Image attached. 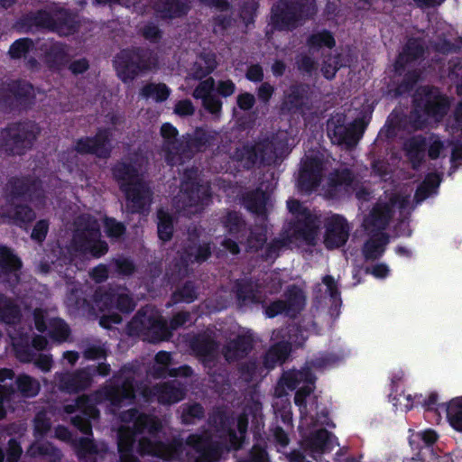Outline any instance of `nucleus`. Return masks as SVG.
Returning a JSON list of instances; mask_svg holds the SVG:
<instances>
[{"instance_id": "ea45409f", "label": "nucleus", "mask_w": 462, "mask_h": 462, "mask_svg": "<svg viewBox=\"0 0 462 462\" xmlns=\"http://www.w3.org/2000/svg\"><path fill=\"white\" fill-rule=\"evenodd\" d=\"M189 346L198 356L210 357L217 350L218 344L211 337L199 334L190 340Z\"/></svg>"}, {"instance_id": "09e8293b", "label": "nucleus", "mask_w": 462, "mask_h": 462, "mask_svg": "<svg viewBox=\"0 0 462 462\" xmlns=\"http://www.w3.org/2000/svg\"><path fill=\"white\" fill-rule=\"evenodd\" d=\"M285 307L287 310V317H296L303 309L305 297L300 289L292 286L285 294Z\"/></svg>"}, {"instance_id": "9b49d317", "label": "nucleus", "mask_w": 462, "mask_h": 462, "mask_svg": "<svg viewBox=\"0 0 462 462\" xmlns=\"http://www.w3.org/2000/svg\"><path fill=\"white\" fill-rule=\"evenodd\" d=\"M11 199H24L35 204L45 202L46 195L42 180L33 175L13 176L6 184Z\"/></svg>"}, {"instance_id": "a211bd4d", "label": "nucleus", "mask_w": 462, "mask_h": 462, "mask_svg": "<svg viewBox=\"0 0 462 462\" xmlns=\"http://www.w3.org/2000/svg\"><path fill=\"white\" fill-rule=\"evenodd\" d=\"M323 161L318 156L307 157L301 163L297 179L298 189L310 194L320 185L323 173Z\"/></svg>"}, {"instance_id": "473e14b6", "label": "nucleus", "mask_w": 462, "mask_h": 462, "mask_svg": "<svg viewBox=\"0 0 462 462\" xmlns=\"http://www.w3.org/2000/svg\"><path fill=\"white\" fill-rule=\"evenodd\" d=\"M111 172L121 191L141 180L137 167L132 162L118 161L111 168Z\"/></svg>"}, {"instance_id": "bb28decb", "label": "nucleus", "mask_w": 462, "mask_h": 462, "mask_svg": "<svg viewBox=\"0 0 462 462\" xmlns=\"http://www.w3.org/2000/svg\"><path fill=\"white\" fill-rule=\"evenodd\" d=\"M195 154L188 136L175 138L170 141L166 147V162L171 166L184 164L189 161Z\"/></svg>"}, {"instance_id": "5701e85b", "label": "nucleus", "mask_w": 462, "mask_h": 462, "mask_svg": "<svg viewBox=\"0 0 462 462\" xmlns=\"http://www.w3.org/2000/svg\"><path fill=\"white\" fill-rule=\"evenodd\" d=\"M122 190L132 213H142L147 209L152 199V190L142 179Z\"/></svg>"}, {"instance_id": "4d7b16f0", "label": "nucleus", "mask_w": 462, "mask_h": 462, "mask_svg": "<svg viewBox=\"0 0 462 462\" xmlns=\"http://www.w3.org/2000/svg\"><path fill=\"white\" fill-rule=\"evenodd\" d=\"M240 378L245 383L253 382L257 375H261L263 368L256 359L242 362L237 367Z\"/></svg>"}, {"instance_id": "864d4df0", "label": "nucleus", "mask_w": 462, "mask_h": 462, "mask_svg": "<svg viewBox=\"0 0 462 462\" xmlns=\"http://www.w3.org/2000/svg\"><path fill=\"white\" fill-rule=\"evenodd\" d=\"M182 251L190 258L192 263H202L212 254L209 243H189L182 248Z\"/></svg>"}, {"instance_id": "1a4fd4ad", "label": "nucleus", "mask_w": 462, "mask_h": 462, "mask_svg": "<svg viewBox=\"0 0 462 462\" xmlns=\"http://www.w3.org/2000/svg\"><path fill=\"white\" fill-rule=\"evenodd\" d=\"M94 302L101 311L116 310L122 314H130L136 307L130 291L118 284L97 289L94 292Z\"/></svg>"}, {"instance_id": "9d476101", "label": "nucleus", "mask_w": 462, "mask_h": 462, "mask_svg": "<svg viewBox=\"0 0 462 462\" xmlns=\"http://www.w3.org/2000/svg\"><path fill=\"white\" fill-rule=\"evenodd\" d=\"M96 396L108 402L112 406L120 408L135 399V380L133 376H125L116 373L107 383L101 386Z\"/></svg>"}, {"instance_id": "13d9d810", "label": "nucleus", "mask_w": 462, "mask_h": 462, "mask_svg": "<svg viewBox=\"0 0 462 462\" xmlns=\"http://www.w3.org/2000/svg\"><path fill=\"white\" fill-rule=\"evenodd\" d=\"M205 416L204 407L199 402L185 403L181 406V421L185 425L195 423Z\"/></svg>"}, {"instance_id": "f704fd0d", "label": "nucleus", "mask_w": 462, "mask_h": 462, "mask_svg": "<svg viewBox=\"0 0 462 462\" xmlns=\"http://www.w3.org/2000/svg\"><path fill=\"white\" fill-rule=\"evenodd\" d=\"M393 211L390 205L384 204H377L375 205L370 214L369 217L365 221V226L366 229L372 228V230H383L389 225Z\"/></svg>"}, {"instance_id": "f8f14e48", "label": "nucleus", "mask_w": 462, "mask_h": 462, "mask_svg": "<svg viewBox=\"0 0 462 462\" xmlns=\"http://www.w3.org/2000/svg\"><path fill=\"white\" fill-rule=\"evenodd\" d=\"M415 109L414 116L425 113L427 116H444L450 106L448 98L440 94L437 88H419L412 97Z\"/></svg>"}, {"instance_id": "6ab92c4d", "label": "nucleus", "mask_w": 462, "mask_h": 462, "mask_svg": "<svg viewBox=\"0 0 462 462\" xmlns=\"http://www.w3.org/2000/svg\"><path fill=\"white\" fill-rule=\"evenodd\" d=\"M337 446H339L337 438L323 428L311 431L301 441L302 451L309 452L310 456L317 461L318 456L330 453Z\"/></svg>"}, {"instance_id": "6e6552de", "label": "nucleus", "mask_w": 462, "mask_h": 462, "mask_svg": "<svg viewBox=\"0 0 462 462\" xmlns=\"http://www.w3.org/2000/svg\"><path fill=\"white\" fill-rule=\"evenodd\" d=\"M315 10V0H282L273 7L271 21L277 29H291L299 19L312 15Z\"/></svg>"}, {"instance_id": "680f3d73", "label": "nucleus", "mask_w": 462, "mask_h": 462, "mask_svg": "<svg viewBox=\"0 0 462 462\" xmlns=\"http://www.w3.org/2000/svg\"><path fill=\"white\" fill-rule=\"evenodd\" d=\"M190 264H193L190 258L181 250L179 252L178 257H175L171 263V273L178 278L185 277L189 273Z\"/></svg>"}, {"instance_id": "e2e57ef3", "label": "nucleus", "mask_w": 462, "mask_h": 462, "mask_svg": "<svg viewBox=\"0 0 462 462\" xmlns=\"http://www.w3.org/2000/svg\"><path fill=\"white\" fill-rule=\"evenodd\" d=\"M104 228L106 236L111 239H119L126 233L125 225L112 217H105Z\"/></svg>"}, {"instance_id": "de8ad7c7", "label": "nucleus", "mask_w": 462, "mask_h": 462, "mask_svg": "<svg viewBox=\"0 0 462 462\" xmlns=\"http://www.w3.org/2000/svg\"><path fill=\"white\" fill-rule=\"evenodd\" d=\"M442 406L449 425L456 431L462 432V396L453 398Z\"/></svg>"}, {"instance_id": "49530a36", "label": "nucleus", "mask_w": 462, "mask_h": 462, "mask_svg": "<svg viewBox=\"0 0 462 462\" xmlns=\"http://www.w3.org/2000/svg\"><path fill=\"white\" fill-rule=\"evenodd\" d=\"M171 95L170 88L164 83L150 82L145 84L139 92V96L146 100L156 103L165 101Z\"/></svg>"}, {"instance_id": "6e6d98bb", "label": "nucleus", "mask_w": 462, "mask_h": 462, "mask_svg": "<svg viewBox=\"0 0 462 462\" xmlns=\"http://www.w3.org/2000/svg\"><path fill=\"white\" fill-rule=\"evenodd\" d=\"M258 155V162L262 165H271L277 157L274 143L269 139H263L254 143Z\"/></svg>"}, {"instance_id": "c9c22d12", "label": "nucleus", "mask_w": 462, "mask_h": 462, "mask_svg": "<svg viewBox=\"0 0 462 462\" xmlns=\"http://www.w3.org/2000/svg\"><path fill=\"white\" fill-rule=\"evenodd\" d=\"M427 141L422 135L411 137L404 144L406 156L413 170H418L425 162Z\"/></svg>"}, {"instance_id": "0e129e2a", "label": "nucleus", "mask_w": 462, "mask_h": 462, "mask_svg": "<svg viewBox=\"0 0 462 462\" xmlns=\"http://www.w3.org/2000/svg\"><path fill=\"white\" fill-rule=\"evenodd\" d=\"M60 17L63 21L54 23H47L46 26L52 31H56L60 35H69L76 31L74 18L70 15L60 14Z\"/></svg>"}, {"instance_id": "7ed1b4c3", "label": "nucleus", "mask_w": 462, "mask_h": 462, "mask_svg": "<svg viewBox=\"0 0 462 462\" xmlns=\"http://www.w3.org/2000/svg\"><path fill=\"white\" fill-rule=\"evenodd\" d=\"M424 53L420 41L411 39L399 55L394 64V84L391 87L390 92L394 97H399L409 92L415 83L420 79V74L415 69L417 60Z\"/></svg>"}, {"instance_id": "69168bd1", "label": "nucleus", "mask_w": 462, "mask_h": 462, "mask_svg": "<svg viewBox=\"0 0 462 462\" xmlns=\"http://www.w3.org/2000/svg\"><path fill=\"white\" fill-rule=\"evenodd\" d=\"M187 136L195 152L210 144V135L201 128H197L193 134H187Z\"/></svg>"}, {"instance_id": "f257e3e1", "label": "nucleus", "mask_w": 462, "mask_h": 462, "mask_svg": "<svg viewBox=\"0 0 462 462\" xmlns=\"http://www.w3.org/2000/svg\"><path fill=\"white\" fill-rule=\"evenodd\" d=\"M185 445L208 461L217 462L224 450L223 444L214 439L212 432L209 430H204L189 434L185 441L179 437H174L169 441L143 437L137 440L136 451L142 457L150 456L165 462L180 461Z\"/></svg>"}, {"instance_id": "4be33fe9", "label": "nucleus", "mask_w": 462, "mask_h": 462, "mask_svg": "<svg viewBox=\"0 0 462 462\" xmlns=\"http://www.w3.org/2000/svg\"><path fill=\"white\" fill-rule=\"evenodd\" d=\"M56 380L60 390L69 394L84 392L93 383L90 374L88 373L86 367L57 374Z\"/></svg>"}, {"instance_id": "4c0bfd02", "label": "nucleus", "mask_w": 462, "mask_h": 462, "mask_svg": "<svg viewBox=\"0 0 462 462\" xmlns=\"http://www.w3.org/2000/svg\"><path fill=\"white\" fill-rule=\"evenodd\" d=\"M217 67L216 56L213 53L199 55L188 70L187 79H201L210 74Z\"/></svg>"}, {"instance_id": "c03bdc74", "label": "nucleus", "mask_w": 462, "mask_h": 462, "mask_svg": "<svg viewBox=\"0 0 462 462\" xmlns=\"http://www.w3.org/2000/svg\"><path fill=\"white\" fill-rule=\"evenodd\" d=\"M22 314L20 307L10 298L0 293V320L7 325L17 324Z\"/></svg>"}, {"instance_id": "0eeeda50", "label": "nucleus", "mask_w": 462, "mask_h": 462, "mask_svg": "<svg viewBox=\"0 0 462 462\" xmlns=\"http://www.w3.org/2000/svg\"><path fill=\"white\" fill-rule=\"evenodd\" d=\"M126 332L131 337L143 336L152 342L165 340L169 336L166 321L147 305L139 309L127 323Z\"/></svg>"}, {"instance_id": "c756f323", "label": "nucleus", "mask_w": 462, "mask_h": 462, "mask_svg": "<svg viewBox=\"0 0 462 462\" xmlns=\"http://www.w3.org/2000/svg\"><path fill=\"white\" fill-rule=\"evenodd\" d=\"M253 347L254 338L251 334L237 335L224 346V357L228 362L238 361L247 356Z\"/></svg>"}, {"instance_id": "412c9836", "label": "nucleus", "mask_w": 462, "mask_h": 462, "mask_svg": "<svg viewBox=\"0 0 462 462\" xmlns=\"http://www.w3.org/2000/svg\"><path fill=\"white\" fill-rule=\"evenodd\" d=\"M346 118L337 117V124L335 125L332 130H328V135L338 144L352 146L362 137L367 124L365 119L367 117H356L349 125H344ZM368 118L370 119L371 117Z\"/></svg>"}, {"instance_id": "aec40b11", "label": "nucleus", "mask_w": 462, "mask_h": 462, "mask_svg": "<svg viewBox=\"0 0 462 462\" xmlns=\"http://www.w3.org/2000/svg\"><path fill=\"white\" fill-rule=\"evenodd\" d=\"M32 315L35 328L41 333L47 332L54 342L63 343L69 337L70 328L61 318L47 319L45 311L42 309H35Z\"/></svg>"}, {"instance_id": "393cba45", "label": "nucleus", "mask_w": 462, "mask_h": 462, "mask_svg": "<svg viewBox=\"0 0 462 462\" xmlns=\"http://www.w3.org/2000/svg\"><path fill=\"white\" fill-rule=\"evenodd\" d=\"M180 199L182 208L203 207L211 200V189L209 185L200 182L180 187Z\"/></svg>"}, {"instance_id": "79ce46f5", "label": "nucleus", "mask_w": 462, "mask_h": 462, "mask_svg": "<svg viewBox=\"0 0 462 462\" xmlns=\"http://www.w3.org/2000/svg\"><path fill=\"white\" fill-rule=\"evenodd\" d=\"M438 439L439 436L437 432L434 430L428 429L412 436V438L410 439V444L411 448H414L413 445L417 442L416 448H418L419 451L415 456L425 457V452H432L433 445L436 443Z\"/></svg>"}, {"instance_id": "bf43d9fd", "label": "nucleus", "mask_w": 462, "mask_h": 462, "mask_svg": "<svg viewBox=\"0 0 462 462\" xmlns=\"http://www.w3.org/2000/svg\"><path fill=\"white\" fill-rule=\"evenodd\" d=\"M210 420L217 431L222 435L231 431L236 423V419L225 411H216Z\"/></svg>"}, {"instance_id": "ddd939ff", "label": "nucleus", "mask_w": 462, "mask_h": 462, "mask_svg": "<svg viewBox=\"0 0 462 462\" xmlns=\"http://www.w3.org/2000/svg\"><path fill=\"white\" fill-rule=\"evenodd\" d=\"M231 292L234 295L236 309L243 312L264 303L260 283L251 277L235 280Z\"/></svg>"}, {"instance_id": "20e7f679", "label": "nucleus", "mask_w": 462, "mask_h": 462, "mask_svg": "<svg viewBox=\"0 0 462 462\" xmlns=\"http://www.w3.org/2000/svg\"><path fill=\"white\" fill-rule=\"evenodd\" d=\"M72 243L76 251L92 258H100L108 252V244L101 239L100 226L96 218L81 215L75 220Z\"/></svg>"}, {"instance_id": "37998d69", "label": "nucleus", "mask_w": 462, "mask_h": 462, "mask_svg": "<svg viewBox=\"0 0 462 462\" xmlns=\"http://www.w3.org/2000/svg\"><path fill=\"white\" fill-rule=\"evenodd\" d=\"M21 259L14 254L11 248L0 245V272L3 275L15 274L22 269Z\"/></svg>"}, {"instance_id": "f3484780", "label": "nucleus", "mask_w": 462, "mask_h": 462, "mask_svg": "<svg viewBox=\"0 0 462 462\" xmlns=\"http://www.w3.org/2000/svg\"><path fill=\"white\" fill-rule=\"evenodd\" d=\"M324 245L328 250H334L344 246L350 235V226L341 215L333 214L324 220Z\"/></svg>"}, {"instance_id": "7c9ffc66", "label": "nucleus", "mask_w": 462, "mask_h": 462, "mask_svg": "<svg viewBox=\"0 0 462 462\" xmlns=\"http://www.w3.org/2000/svg\"><path fill=\"white\" fill-rule=\"evenodd\" d=\"M40 388V383L35 378L26 374H20L15 377L14 384L1 385L0 390L9 396L19 393L23 397L32 398L39 393Z\"/></svg>"}, {"instance_id": "b1692460", "label": "nucleus", "mask_w": 462, "mask_h": 462, "mask_svg": "<svg viewBox=\"0 0 462 462\" xmlns=\"http://www.w3.org/2000/svg\"><path fill=\"white\" fill-rule=\"evenodd\" d=\"M319 217L312 212L295 219L291 224L295 239L304 242L308 245H315L319 230Z\"/></svg>"}, {"instance_id": "2eb2a0df", "label": "nucleus", "mask_w": 462, "mask_h": 462, "mask_svg": "<svg viewBox=\"0 0 462 462\" xmlns=\"http://www.w3.org/2000/svg\"><path fill=\"white\" fill-rule=\"evenodd\" d=\"M74 150L81 155L90 154L101 160L108 159L112 153L110 130L98 128L95 135L77 139Z\"/></svg>"}, {"instance_id": "052dcab7", "label": "nucleus", "mask_w": 462, "mask_h": 462, "mask_svg": "<svg viewBox=\"0 0 462 462\" xmlns=\"http://www.w3.org/2000/svg\"><path fill=\"white\" fill-rule=\"evenodd\" d=\"M448 77L456 84L457 96L460 98L455 116H462V60L455 62L449 67Z\"/></svg>"}, {"instance_id": "338daca9", "label": "nucleus", "mask_w": 462, "mask_h": 462, "mask_svg": "<svg viewBox=\"0 0 462 462\" xmlns=\"http://www.w3.org/2000/svg\"><path fill=\"white\" fill-rule=\"evenodd\" d=\"M51 420L43 413L39 412L33 419V435L35 438H43L50 431Z\"/></svg>"}, {"instance_id": "39448f33", "label": "nucleus", "mask_w": 462, "mask_h": 462, "mask_svg": "<svg viewBox=\"0 0 462 462\" xmlns=\"http://www.w3.org/2000/svg\"><path fill=\"white\" fill-rule=\"evenodd\" d=\"M9 54L13 59L24 57L31 69H34L36 64L32 54L44 55V60L51 68L59 67L67 62L69 55L68 48L60 43L47 41L36 47L31 40L26 38L14 42L9 49Z\"/></svg>"}, {"instance_id": "a878e982", "label": "nucleus", "mask_w": 462, "mask_h": 462, "mask_svg": "<svg viewBox=\"0 0 462 462\" xmlns=\"http://www.w3.org/2000/svg\"><path fill=\"white\" fill-rule=\"evenodd\" d=\"M94 294L81 286H74L66 295L65 304L70 314H88L94 310Z\"/></svg>"}, {"instance_id": "e433bc0d", "label": "nucleus", "mask_w": 462, "mask_h": 462, "mask_svg": "<svg viewBox=\"0 0 462 462\" xmlns=\"http://www.w3.org/2000/svg\"><path fill=\"white\" fill-rule=\"evenodd\" d=\"M152 8L162 18H173L186 14L187 0H153Z\"/></svg>"}, {"instance_id": "72a5a7b5", "label": "nucleus", "mask_w": 462, "mask_h": 462, "mask_svg": "<svg viewBox=\"0 0 462 462\" xmlns=\"http://www.w3.org/2000/svg\"><path fill=\"white\" fill-rule=\"evenodd\" d=\"M269 199V193L261 187H257L245 192L242 195L241 200L248 211L257 216H263L266 214V204Z\"/></svg>"}, {"instance_id": "c85d7f7f", "label": "nucleus", "mask_w": 462, "mask_h": 462, "mask_svg": "<svg viewBox=\"0 0 462 462\" xmlns=\"http://www.w3.org/2000/svg\"><path fill=\"white\" fill-rule=\"evenodd\" d=\"M1 216L8 218L10 222L19 227H23L32 223L36 218V213L27 204L7 201L5 207L1 209Z\"/></svg>"}, {"instance_id": "2f4dec72", "label": "nucleus", "mask_w": 462, "mask_h": 462, "mask_svg": "<svg viewBox=\"0 0 462 462\" xmlns=\"http://www.w3.org/2000/svg\"><path fill=\"white\" fill-rule=\"evenodd\" d=\"M214 88L215 80L208 78L201 81L193 92L194 97L201 99L205 109L211 114L218 113L222 106L219 98L213 94Z\"/></svg>"}, {"instance_id": "603ef678", "label": "nucleus", "mask_w": 462, "mask_h": 462, "mask_svg": "<svg viewBox=\"0 0 462 462\" xmlns=\"http://www.w3.org/2000/svg\"><path fill=\"white\" fill-rule=\"evenodd\" d=\"M440 181L441 179L437 173L428 174L415 190L414 198L416 201H423L432 194L436 193Z\"/></svg>"}, {"instance_id": "3c124183", "label": "nucleus", "mask_w": 462, "mask_h": 462, "mask_svg": "<svg viewBox=\"0 0 462 462\" xmlns=\"http://www.w3.org/2000/svg\"><path fill=\"white\" fill-rule=\"evenodd\" d=\"M157 233L158 237L166 243L171 240L174 233V219L172 216L161 208L157 211Z\"/></svg>"}, {"instance_id": "f03ea898", "label": "nucleus", "mask_w": 462, "mask_h": 462, "mask_svg": "<svg viewBox=\"0 0 462 462\" xmlns=\"http://www.w3.org/2000/svg\"><path fill=\"white\" fill-rule=\"evenodd\" d=\"M63 411L70 417L71 425L79 430L87 437H82L77 444V455L82 458L86 455H95L97 453V445L93 437L92 420L99 418V411L91 400L86 396H79L73 402L63 406Z\"/></svg>"}, {"instance_id": "8fccbe9b", "label": "nucleus", "mask_w": 462, "mask_h": 462, "mask_svg": "<svg viewBox=\"0 0 462 462\" xmlns=\"http://www.w3.org/2000/svg\"><path fill=\"white\" fill-rule=\"evenodd\" d=\"M223 226L235 239H240L245 234V222L236 211H229L223 218Z\"/></svg>"}, {"instance_id": "58836bf2", "label": "nucleus", "mask_w": 462, "mask_h": 462, "mask_svg": "<svg viewBox=\"0 0 462 462\" xmlns=\"http://www.w3.org/2000/svg\"><path fill=\"white\" fill-rule=\"evenodd\" d=\"M255 148L254 144L244 143L241 146H237L229 157L231 161L239 163L243 168L251 170L259 163Z\"/></svg>"}, {"instance_id": "4468645a", "label": "nucleus", "mask_w": 462, "mask_h": 462, "mask_svg": "<svg viewBox=\"0 0 462 462\" xmlns=\"http://www.w3.org/2000/svg\"><path fill=\"white\" fill-rule=\"evenodd\" d=\"M356 173L350 168L332 170L327 179L325 196L330 199H341L350 195L357 187Z\"/></svg>"}, {"instance_id": "dca6fc26", "label": "nucleus", "mask_w": 462, "mask_h": 462, "mask_svg": "<svg viewBox=\"0 0 462 462\" xmlns=\"http://www.w3.org/2000/svg\"><path fill=\"white\" fill-rule=\"evenodd\" d=\"M118 77L125 82L133 80L139 73L152 69L155 64L146 63L143 56L135 51L124 50L114 60Z\"/></svg>"}, {"instance_id": "a19ab883", "label": "nucleus", "mask_w": 462, "mask_h": 462, "mask_svg": "<svg viewBox=\"0 0 462 462\" xmlns=\"http://www.w3.org/2000/svg\"><path fill=\"white\" fill-rule=\"evenodd\" d=\"M389 242V236L386 233H380L371 236L364 245L363 254L366 260H376L382 256L385 245Z\"/></svg>"}, {"instance_id": "774afa93", "label": "nucleus", "mask_w": 462, "mask_h": 462, "mask_svg": "<svg viewBox=\"0 0 462 462\" xmlns=\"http://www.w3.org/2000/svg\"><path fill=\"white\" fill-rule=\"evenodd\" d=\"M457 126L460 127V133L453 143L450 161L453 166L462 164V117H454Z\"/></svg>"}, {"instance_id": "5fc2aeb1", "label": "nucleus", "mask_w": 462, "mask_h": 462, "mask_svg": "<svg viewBox=\"0 0 462 462\" xmlns=\"http://www.w3.org/2000/svg\"><path fill=\"white\" fill-rule=\"evenodd\" d=\"M198 286L195 282L186 281L172 292L171 298L175 303H192L198 299Z\"/></svg>"}, {"instance_id": "a18cd8bd", "label": "nucleus", "mask_w": 462, "mask_h": 462, "mask_svg": "<svg viewBox=\"0 0 462 462\" xmlns=\"http://www.w3.org/2000/svg\"><path fill=\"white\" fill-rule=\"evenodd\" d=\"M206 5L219 9L220 14L215 19L214 32L222 33L231 27L232 21L227 19L229 14L228 4L225 0H201Z\"/></svg>"}, {"instance_id": "cd10ccee", "label": "nucleus", "mask_w": 462, "mask_h": 462, "mask_svg": "<svg viewBox=\"0 0 462 462\" xmlns=\"http://www.w3.org/2000/svg\"><path fill=\"white\" fill-rule=\"evenodd\" d=\"M152 394L159 403L171 405L185 398L186 388L180 382L172 380L154 385Z\"/></svg>"}, {"instance_id": "423d86ee", "label": "nucleus", "mask_w": 462, "mask_h": 462, "mask_svg": "<svg viewBox=\"0 0 462 462\" xmlns=\"http://www.w3.org/2000/svg\"><path fill=\"white\" fill-rule=\"evenodd\" d=\"M39 128L35 123H13L0 131V152L6 155H23L32 149Z\"/></svg>"}]
</instances>
